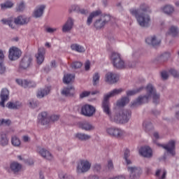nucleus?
I'll return each instance as SVG.
<instances>
[{"instance_id": "47", "label": "nucleus", "mask_w": 179, "mask_h": 179, "mask_svg": "<svg viewBox=\"0 0 179 179\" xmlns=\"http://www.w3.org/2000/svg\"><path fill=\"white\" fill-rule=\"evenodd\" d=\"M6 74V66L3 65V62H0V76H3Z\"/></svg>"}, {"instance_id": "45", "label": "nucleus", "mask_w": 179, "mask_h": 179, "mask_svg": "<svg viewBox=\"0 0 179 179\" xmlns=\"http://www.w3.org/2000/svg\"><path fill=\"white\" fill-rule=\"evenodd\" d=\"M26 9V6L24 5V1H21L17 5L16 10L17 12H23Z\"/></svg>"}, {"instance_id": "11", "label": "nucleus", "mask_w": 179, "mask_h": 179, "mask_svg": "<svg viewBox=\"0 0 179 179\" xmlns=\"http://www.w3.org/2000/svg\"><path fill=\"white\" fill-rule=\"evenodd\" d=\"M120 80V76L113 72H108L105 76V82L109 85H114Z\"/></svg>"}, {"instance_id": "33", "label": "nucleus", "mask_w": 179, "mask_h": 179, "mask_svg": "<svg viewBox=\"0 0 179 179\" xmlns=\"http://www.w3.org/2000/svg\"><path fill=\"white\" fill-rule=\"evenodd\" d=\"M10 170L14 174L19 173L22 170V165L17 162H13L10 166Z\"/></svg>"}, {"instance_id": "36", "label": "nucleus", "mask_w": 179, "mask_h": 179, "mask_svg": "<svg viewBox=\"0 0 179 179\" xmlns=\"http://www.w3.org/2000/svg\"><path fill=\"white\" fill-rule=\"evenodd\" d=\"M71 48L73 50V51H76L77 52H85V51H86L83 46L76 43L72 44L71 45Z\"/></svg>"}, {"instance_id": "41", "label": "nucleus", "mask_w": 179, "mask_h": 179, "mask_svg": "<svg viewBox=\"0 0 179 179\" xmlns=\"http://www.w3.org/2000/svg\"><path fill=\"white\" fill-rule=\"evenodd\" d=\"M127 171L129 173V179H135V167L128 166Z\"/></svg>"}, {"instance_id": "1", "label": "nucleus", "mask_w": 179, "mask_h": 179, "mask_svg": "<svg viewBox=\"0 0 179 179\" xmlns=\"http://www.w3.org/2000/svg\"><path fill=\"white\" fill-rule=\"evenodd\" d=\"M131 118V112L128 110H118L110 117L112 122L115 124H127Z\"/></svg>"}, {"instance_id": "54", "label": "nucleus", "mask_w": 179, "mask_h": 179, "mask_svg": "<svg viewBox=\"0 0 179 179\" xmlns=\"http://www.w3.org/2000/svg\"><path fill=\"white\" fill-rule=\"evenodd\" d=\"M90 91H84L81 94H80V99H85V97H89L90 96Z\"/></svg>"}, {"instance_id": "44", "label": "nucleus", "mask_w": 179, "mask_h": 179, "mask_svg": "<svg viewBox=\"0 0 179 179\" xmlns=\"http://www.w3.org/2000/svg\"><path fill=\"white\" fill-rule=\"evenodd\" d=\"M13 6V3H12L11 1H7L4 3L1 4V8L3 10L9 9V8H12Z\"/></svg>"}, {"instance_id": "20", "label": "nucleus", "mask_w": 179, "mask_h": 179, "mask_svg": "<svg viewBox=\"0 0 179 179\" xmlns=\"http://www.w3.org/2000/svg\"><path fill=\"white\" fill-rule=\"evenodd\" d=\"M135 13H152V8L148 4L143 3L140 5L139 8L135 10Z\"/></svg>"}, {"instance_id": "60", "label": "nucleus", "mask_w": 179, "mask_h": 179, "mask_svg": "<svg viewBox=\"0 0 179 179\" xmlns=\"http://www.w3.org/2000/svg\"><path fill=\"white\" fill-rule=\"evenodd\" d=\"M29 104L32 108H36V107L38 106L39 103L37 101L32 100L31 102H29Z\"/></svg>"}, {"instance_id": "10", "label": "nucleus", "mask_w": 179, "mask_h": 179, "mask_svg": "<svg viewBox=\"0 0 179 179\" xmlns=\"http://www.w3.org/2000/svg\"><path fill=\"white\" fill-rule=\"evenodd\" d=\"M21 56L22 51L19 48L13 47L9 49L8 58L10 61H16V59H19Z\"/></svg>"}, {"instance_id": "52", "label": "nucleus", "mask_w": 179, "mask_h": 179, "mask_svg": "<svg viewBox=\"0 0 179 179\" xmlns=\"http://www.w3.org/2000/svg\"><path fill=\"white\" fill-rule=\"evenodd\" d=\"M79 6L76 5H73L71 6V8L69 10V13H72V12H79Z\"/></svg>"}, {"instance_id": "6", "label": "nucleus", "mask_w": 179, "mask_h": 179, "mask_svg": "<svg viewBox=\"0 0 179 179\" xmlns=\"http://www.w3.org/2000/svg\"><path fill=\"white\" fill-rule=\"evenodd\" d=\"M148 94L150 95V99H152L154 104H159L160 101V94L156 92V89L152 85V84H148L145 88Z\"/></svg>"}, {"instance_id": "57", "label": "nucleus", "mask_w": 179, "mask_h": 179, "mask_svg": "<svg viewBox=\"0 0 179 179\" xmlns=\"http://www.w3.org/2000/svg\"><path fill=\"white\" fill-rule=\"evenodd\" d=\"M110 97H113L111 96V94H110V92L106 95H104L103 97V100L102 103H110V101H108L110 99Z\"/></svg>"}, {"instance_id": "19", "label": "nucleus", "mask_w": 179, "mask_h": 179, "mask_svg": "<svg viewBox=\"0 0 179 179\" xmlns=\"http://www.w3.org/2000/svg\"><path fill=\"white\" fill-rule=\"evenodd\" d=\"M161 12L167 15V16H171L175 12L174 6L171 4H166L160 8Z\"/></svg>"}, {"instance_id": "21", "label": "nucleus", "mask_w": 179, "mask_h": 179, "mask_svg": "<svg viewBox=\"0 0 179 179\" xmlns=\"http://www.w3.org/2000/svg\"><path fill=\"white\" fill-rule=\"evenodd\" d=\"M0 99L1 100L0 106L1 107H5V101H8V100H9V90H8V89L3 88L1 90Z\"/></svg>"}, {"instance_id": "22", "label": "nucleus", "mask_w": 179, "mask_h": 179, "mask_svg": "<svg viewBox=\"0 0 179 179\" xmlns=\"http://www.w3.org/2000/svg\"><path fill=\"white\" fill-rule=\"evenodd\" d=\"M149 100H150V95L147 93V94L143 96H139L135 102L136 106H142V104H146V103H149Z\"/></svg>"}, {"instance_id": "53", "label": "nucleus", "mask_w": 179, "mask_h": 179, "mask_svg": "<svg viewBox=\"0 0 179 179\" xmlns=\"http://www.w3.org/2000/svg\"><path fill=\"white\" fill-rule=\"evenodd\" d=\"M93 170L96 173H100L101 171V165L100 164H95L93 166Z\"/></svg>"}, {"instance_id": "35", "label": "nucleus", "mask_w": 179, "mask_h": 179, "mask_svg": "<svg viewBox=\"0 0 179 179\" xmlns=\"http://www.w3.org/2000/svg\"><path fill=\"white\" fill-rule=\"evenodd\" d=\"M21 106L22 103H20V102L19 101H15V103L10 101L8 102L6 104V107H8V108H10V110H17V108Z\"/></svg>"}, {"instance_id": "40", "label": "nucleus", "mask_w": 179, "mask_h": 179, "mask_svg": "<svg viewBox=\"0 0 179 179\" xmlns=\"http://www.w3.org/2000/svg\"><path fill=\"white\" fill-rule=\"evenodd\" d=\"M143 126L146 132H149V131H152V129H153V124L150 122L145 121Z\"/></svg>"}, {"instance_id": "5", "label": "nucleus", "mask_w": 179, "mask_h": 179, "mask_svg": "<svg viewBox=\"0 0 179 179\" xmlns=\"http://www.w3.org/2000/svg\"><path fill=\"white\" fill-rule=\"evenodd\" d=\"M92 167V163L87 159H80L77 165V173L78 174H83L87 173Z\"/></svg>"}, {"instance_id": "43", "label": "nucleus", "mask_w": 179, "mask_h": 179, "mask_svg": "<svg viewBox=\"0 0 179 179\" xmlns=\"http://www.w3.org/2000/svg\"><path fill=\"white\" fill-rule=\"evenodd\" d=\"M161 173H162V170L157 169L155 173V177H157V178L158 179H166V176L167 174V172H166V171H164L162 176H160Z\"/></svg>"}, {"instance_id": "62", "label": "nucleus", "mask_w": 179, "mask_h": 179, "mask_svg": "<svg viewBox=\"0 0 179 179\" xmlns=\"http://www.w3.org/2000/svg\"><path fill=\"white\" fill-rule=\"evenodd\" d=\"M162 58H163V59H169V58H170V52H166L164 53H163L161 55Z\"/></svg>"}, {"instance_id": "26", "label": "nucleus", "mask_w": 179, "mask_h": 179, "mask_svg": "<svg viewBox=\"0 0 179 179\" xmlns=\"http://www.w3.org/2000/svg\"><path fill=\"white\" fill-rule=\"evenodd\" d=\"M38 152L43 159H46V160H52L53 157L52 154L50 152V151L45 150V148H39Z\"/></svg>"}, {"instance_id": "8", "label": "nucleus", "mask_w": 179, "mask_h": 179, "mask_svg": "<svg viewBox=\"0 0 179 179\" xmlns=\"http://www.w3.org/2000/svg\"><path fill=\"white\" fill-rule=\"evenodd\" d=\"M32 65L33 58H31L30 56L25 55L23 57L20 62V69H23L24 71H26L27 69H29V68H30V66H31Z\"/></svg>"}, {"instance_id": "58", "label": "nucleus", "mask_w": 179, "mask_h": 179, "mask_svg": "<svg viewBox=\"0 0 179 179\" xmlns=\"http://www.w3.org/2000/svg\"><path fill=\"white\" fill-rule=\"evenodd\" d=\"M161 76L164 80H167V79H169V73H167V71H162Z\"/></svg>"}, {"instance_id": "16", "label": "nucleus", "mask_w": 179, "mask_h": 179, "mask_svg": "<svg viewBox=\"0 0 179 179\" xmlns=\"http://www.w3.org/2000/svg\"><path fill=\"white\" fill-rule=\"evenodd\" d=\"M38 122L41 125H48L50 124V117L47 112H42L38 115Z\"/></svg>"}, {"instance_id": "48", "label": "nucleus", "mask_w": 179, "mask_h": 179, "mask_svg": "<svg viewBox=\"0 0 179 179\" xmlns=\"http://www.w3.org/2000/svg\"><path fill=\"white\" fill-rule=\"evenodd\" d=\"M82 65H83V64L80 62H73L71 64V66L72 69H79L82 68Z\"/></svg>"}, {"instance_id": "14", "label": "nucleus", "mask_w": 179, "mask_h": 179, "mask_svg": "<svg viewBox=\"0 0 179 179\" xmlns=\"http://www.w3.org/2000/svg\"><path fill=\"white\" fill-rule=\"evenodd\" d=\"M16 83L17 85L22 86V87H24V89H27V87H36V86H37V84H36L34 81L29 80L17 79Z\"/></svg>"}, {"instance_id": "42", "label": "nucleus", "mask_w": 179, "mask_h": 179, "mask_svg": "<svg viewBox=\"0 0 179 179\" xmlns=\"http://www.w3.org/2000/svg\"><path fill=\"white\" fill-rule=\"evenodd\" d=\"M11 143L13 145L17 148V147L20 146V139H19V138H17V136H13L11 138Z\"/></svg>"}, {"instance_id": "34", "label": "nucleus", "mask_w": 179, "mask_h": 179, "mask_svg": "<svg viewBox=\"0 0 179 179\" xmlns=\"http://www.w3.org/2000/svg\"><path fill=\"white\" fill-rule=\"evenodd\" d=\"M129 103V98L128 96L122 97L120 100L117 101V107H124Z\"/></svg>"}, {"instance_id": "23", "label": "nucleus", "mask_w": 179, "mask_h": 179, "mask_svg": "<svg viewBox=\"0 0 179 179\" xmlns=\"http://www.w3.org/2000/svg\"><path fill=\"white\" fill-rule=\"evenodd\" d=\"M139 153L143 157L150 158L153 155L152 153V149L149 146L141 147L139 150Z\"/></svg>"}, {"instance_id": "28", "label": "nucleus", "mask_w": 179, "mask_h": 179, "mask_svg": "<svg viewBox=\"0 0 179 179\" xmlns=\"http://www.w3.org/2000/svg\"><path fill=\"white\" fill-rule=\"evenodd\" d=\"M79 128L87 131H94V129H95L94 126H93L89 122H83L79 123Z\"/></svg>"}, {"instance_id": "13", "label": "nucleus", "mask_w": 179, "mask_h": 179, "mask_svg": "<svg viewBox=\"0 0 179 179\" xmlns=\"http://www.w3.org/2000/svg\"><path fill=\"white\" fill-rule=\"evenodd\" d=\"M163 148L166 150V153L173 157L176 156V142L174 141H169Z\"/></svg>"}, {"instance_id": "46", "label": "nucleus", "mask_w": 179, "mask_h": 179, "mask_svg": "<svg viewBox=\"0 0 179 179\" xmlns=\"http://www.w3.org/2000/svg\"><path fill=\"white\" fill-rule=\"evenodd\" d=\"M123 92H124V90H122V88H120V89H114L109 93L110 94V96L112 97H114V96H117V94H121V93H122Z\"/></svg>"}, {"instance_id": "18", "label": "nucleus", "mask_w": 179, "mask_h": 179, "mask_svg": "<svg viewBox=\"0 0 179 179\" xmlns=\"http://www.w3.org/2000/svg\"><path fill=\"white\" fill-rule=\"evenodd\" d=\"M74 20L72 17H69L64 24L62 26V30L63 33H69L73 29Z\"/></svg>"}, {"instance_id": "59", "label": "nucleus", "mask_w": 179, "mask_h": 179, "mask_svg": "<svg viewBox=\"0 0 179 179\" xmlns=\"http://www.w3.org/2000/svg\"><path fill=\"white\" fill-rule=\"evenodd\" d=\"M108 169L111 171V170H114V164H113V160L108 161Z\"/></svg>"}, {"instance_id": "29", "label": "nucleus", "mask_w": 179, "mask_h": 179, "mask_svg": "<svg viewBox=\"0 0 179 179\" xmlns=\"http://www.w3.org/2000/svg\"><path fill=\"white\" fill-rule=\"evenodd\" d=\"M75 138L81 142H86L87 141L92 139V136L85 133H77L75 134Z\"/></svg>"}, {"instance_id": "15", "label": "nucleus", "mask_w": 179, "mask_h": 179, "mask_svg": "<svg viewBox=\"0 0 179 179\" xmlns=\"http://www.w3.org/2000/svg\"><path fill=\"white\" fill-rule=\"evenodd\" d=\"M45 8L46 6L44 4L37 6L33 12V17L38 19L39 17H43V15H44V10H45Z\"/></svg>"}, {"instance_id": "3", "label": "nucleus", "mask_w": 179, "mask_h": 179, "mask_svg": "<svg viewBox=\"0 0 179 179\" xmlns=\"http://www.w3.org/2000/svg\"><path fill=\"white\" fill-rule=\"evenodd\" d=\"M136 19L138 24L141 27L148 28L150 27V22H152V18L150 15L148 13H140L136 14Z\"/></svg>"}, {"instance_id": "56", "label": "nucleus", "mask_w": 179, "mask_h": 179, "mask_svg": "<svg viewBox=\"0 0 179 179\" xmlns=\"http://www.w3.org/2000/svg\"><path fill=\"white\" fill-rule=\"evenodd\" d=\"M0 125H10V120L5 119L0 120Z\"/></svg>"}, {"instance_id": "7", "label": "nucleus", "mask_w": 179, "mask_h": 179, "mask_svg": "<svg viewBox=\"0 0 179 179\" xmlns=\"http://www.w3.org/2000/svg\"><path fill=\"white\" fill-rule=\"evenodd\" d=\"M110 20H111V16L110 15H101L99 19L95 21L94 27L98 29H102V27H104L105 24H107Z\"/></svg>"}, {"instance_id": "4", "label": "nucleus", "mask_w": 179, "mask_h": 179, "mask_svg": "<svg viewBox=\"0 0 179 179\" xmlns=\"http://www.w3.org/2000/svg\"><path fill=\"white\" fill-rule=\"evenodd\" d=\"M106 134L112 138H117L121 139L127 136L125 131L118 127H109L106 129Z\"/></svg>"}, {"instance_id": "12", "label": "nucleus", "mask_w": 179, "mask_h": 179, "mask_svg": "<svg viewBox=\"0 0 179 179\" xmlns=\"http://www.w3.org/2000/svg\"><path fill=\"white\" fill-rule=\"evenodd\" d=\"M30 20H31L30 17L19 15L14 18V23L15 24H18L19 26H26V24H29Z\"/></svg>"}, {"instance_id": "37", "label": "nucleus", "mask_w": 179, "mask_h": 179, "mask_svg": "<svg viewBox=\"0 0 179 179\" xmlns=\"http://www.w3.org/2000/svg\"><path fill=\"white\" fill-rule=\"evenodd\" d=\"M73 79H75V76L72 75V74H66L64 76L63 78V82L64 83H65L66 85H69L70 83L72 82V80H73Z\"/></svg>"}, {"instance_id": "24", "label": "nucleus", "mask_w": 179, "mask_h": 179, "mask_svg": "<svg viewBox=\"0 0 179 179\" xmlns=\"http://www.w3.org/2000/svg\"><path fill=\"white\" fill-rule=\"evenodd\" d=\"M45 54V49L44 48H40L38 50V53L36 55V62L38 65H41L44 62V55Z\"/></svg>"}, {"instance_id": "64", "label": "nucleus", "mask_w": 179, "mask_h": 179, "mask_svg": "<svg viewBox=\"0 0 179 179\" xmlns=\"http://www.w3.org/2000/svg\"><path fill=\"white\" fill-rule=\"evenodd\" d=\"M85 71H89L90 69V62L87 60L85 64Z\"/></svg>"}, {"instance_id": "51", "label": "nucleus", "mask_w": 179, "mask_h": 179, "mask_svg": "<svg viewBox=\"0 0 179 179\" xmlns=\"http://www.w3.org/2000/svg\"><path fill=\"white\" fill-rule=\"evenodd\" d=\"M142 175V169L141 167L135 168V177L136 178H139Z\"/></svg>"}, {"instance_id": "61", "label": "nucleus", "mask_w": 179, "mask_h": 179, "mask_svg": "<svg viewBox=\"0 0 179 179\" xmlns=\"http://www.w3.org/2000/svg\"><path fill=\"white\" fill-rule=\"evenodd\" d=\"M50 120L53 122H55V121H58L59 120V115H52L50 116Z\"/></svg>"}, {"instance_id": "31", "label": "nucleus", "mask_w": 179, "mask_h": 179, "mask_svg": "<svg viewBox=\"0 0 179 179\" xmlns=\"http://www.w3.org/2000/svg\"><path fill=\"white\" fill-rule=\"evenodd\" d=\"M111 106H110V103H102V108L103 113L109 117V120H111V117H113V114H111Z\"/></svg>"}, {"instance_id": "50", "label": "nucleus", "mask_w": 179, "mask_h": 179, "mask_svg": "<svg viewBox=\"0 0 179 179\" xmlns=\"http://www.w3.org/2000/svg\"><path fill=\"white\" fill-rule=\"evenodd\" d=\"M100 80V74L99 73H95L93 76V85L96 86L97 83Z\"/></svg>"}, {"instance_id": "63", "label": "nucleus", "mask_w": 179, "mask_h": 179, "mask_svg": "<svg viewBox=\"0 0 179 179\" xmlns=\"http://www.w3.org/2000/svg\"><path fill=\"white\" fill-rule=\"evenodd\" d=\"M78 12H80V13H81V15H89V10H85L84 8H80L78 10Z\"/></svg>"}, {"instance_id": "39", "label": "nucleus", "mask_w": 179, "mask_h": 179, "mask_svg": "<svg viewBox=\"0 0 179 179\" xmlns=\"http://www.w3.org/2000/svg\"><path fill=\"white\" fill-rule=\"evenodd\" d=\"M169 34L172 36V37H177V36L179 34L178 28L176 26L171 27Z\"/></svg>"}, {"instance_id": "49", "label": "nucleus", "mask_w": 179, "mask_h": 179, "mask_svg": "<svg viewBox=\"0 0 179 179\" xmlns=\"http://www.w3.org/2000/svg\"><path fill=\"white\" fill-rule=\"evenodd\" d=\"M59 177L60 179H73V177L72 176L65 173L64 172H62L59 174Z\"/></svg>"}, {"instance_id": "27", "label": "nucleus", "mask_w": 179, "mask_h": 179, "mask_svg": "<svg viewBox=\"0 0 179 179\" xmlns=\"http://www.w3.org/2000/svg\"><path fill=\"white\" fill-rule=\"evenodd\" d=\"M50 92H51V87H45L37 92L36 97L38 99H43V97H45V96L50 94Z\"/></svg>"}, {"instance_id": "17", "label": "nucleus", "mask_w": 179, "mask_h": 179, "mask_svg": "<svg viewBox=\"0 0 179 179\" xmlns=\"http://www.w3.org/2000/svg\"><path fill=\"white\" fill-rule=\"evenodd\" d=\"M146 44L148 45H152V47H157V45H160V43H162V40L157 38V36L153 35L151 36H148L145 38Z\"/></svg>"}, {"instance_id": "55", "label": "nucleus", "mask_w": 179, "mask_h": 179, "mask_svg": "<svg viewBox=\"0 0 179 179\" xmlns=\"http://www.w3.org/2000/svg\"><path fill=\"white\" fill-rule=\"evenodd\" d=\"M169 73L171 75H173V76L174 78H177V79H179V73L177 72V71H176L175 69H171L170 71H169Z\"/></svg>"}, {"instance_id": "2", "label": "nucleus", "mask_w": 179, "mask_h": 179, "mask_svg": "<svg viewBox=\"0 0 179 179\" xmlns=\"http://www.w3.org/2000/svg\"><path fill=\"white\" fill-rule=\"evenodd\" d=\"M110 61L113 64V68L115 69H125L127 65H125V61L121 58V55L117 52H113L110 56Z\"/></svg>"}, {"instance_id": "9", "label": "nucleus", "mask_w": 179, "mask_h": 179, "mask_svg": "<svg viewBox=\"0 0 179 179\" xmlns=\"http://www.w3.org/2000/svg\"><path fill=\"white\" fill-rule=\"evenodd\" d=\"M95 113L96 108L90 104L84 105L81 108V114L85 117H93Z\"/></svg>"}, {"instance_id": "30", "label": "nucleus", "mask_w": 179, "mask_h": 179, "mask_svg": "<svg viewBox=\"0 0 179 179\" xmlns=\"http://www.w3.org/2000/svg\"><path fill=\"white\" fill-rule=\"evenodd\" d=\"M100 15H101V10H100L91 13L87 20V26H90L92 23H93L94 17H97V16H100Z\"/></svg>"}, {"instance_id": "32", "label": "nucleus", "mask_w": 179, "mask_h": 179, "mask_svg": "<svg viewBox=\"0 0 179 179\" xmlns=\"http://www.w3.org/2000/svg\"><path fill=\"white\" fill-rule=\"evenodd\" d=\"M0 145L1 146L5 147L9 145V138L6 134L2 132L0 134Z\"/></svg>"}, {"instance_id": "25", "label": "nucleus", "mask_w": 179, "mask_h": 179, "mask_svg": "<svg viewBox=\"0 0 179 179\" xmlns=\"http://www.w3.org/2000/svg\"><path fill=\"white\" fill-rule=\"evenodd\" d=\"M61 94L64 97H73L75 96V88L73 87H64L62 90Z\"/></svg>"}, {"instance_id": "38", "label": "nucleus", "mask_w": 179, "mask_h": 179, "mask_svg": "<svg viewBox=\"0 0 179 179\" xmlns=\"http://www.w3.org/2000/svg\"><path fill=\"white\" fill-rule=\"evenodd\" d=\"M129 156H130L129 150L126 149L124 152L123 159H124V162L127 166H129V164H132V161L129 159Z\"/></svg>"}]
</instances>
